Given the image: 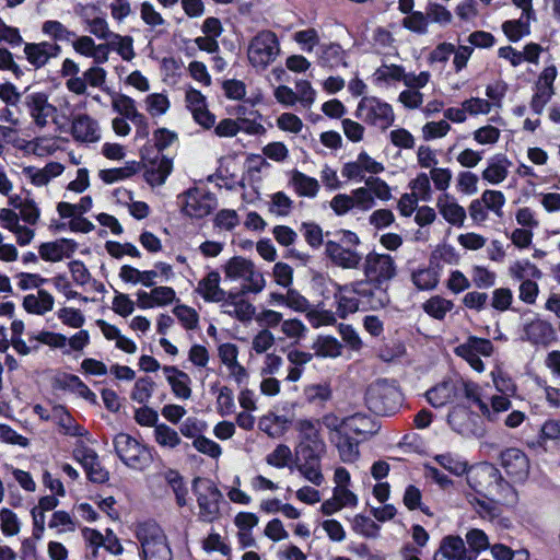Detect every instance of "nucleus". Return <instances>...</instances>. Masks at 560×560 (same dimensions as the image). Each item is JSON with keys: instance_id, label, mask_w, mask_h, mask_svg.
Here are the masks:
<instances>
[{"instance_id": "nucleus-47", "label": "nucleus", "mask_w": 560, "mask_h": 560, "mask_svg": "<svg viewBox=\"0 0 560 560\" xmlns=\"http://www.w3.org/2000/svg\"><path fill=\"white\" fill-rule=\"evenodd\" d=\"M480 199L488 212L494 214V217L502 219L504 215L503 208L506 203L505 195L501 190L486 189Z\"/></svg>"}, {"instance_id": "nucleus-63", "label": "nucleus", "mask_w": 560, "mask_h": 560, "mask_svg": "<svg viewBox=\"0 0 560 560\" xmlns=\"http://www.w3.org/2000/svg\"><path fill=\"white\" fill-rule=\"evenodd\" d=\"M413 284L419 290H432L439 282V276L435 270L430 268L419 269L412 272Z\"/></svg>"}, {"instance_id": "nucleus-29", "label": "nucleus", "mask_w": 560, "mask_h": 560, "mask_svg": "<svg viewBox=\"0 0 560 560\" xmlns=\"http://www.w3.org/2000/svg\"><path fill=\"white\" fill-rule=\"evenodd\" d=\"M358 504V495L349 488H334L331 498L322 503L320 511L324 515H332L346 508L354 509Z\"/></svg>"}, {"instance_id": "nucleus-3", "label": "nucleus", "mask_w": 560, "mask_h": 560, "mask_svg": "<svg viewBox=\"0 0 560 560\" xmlns=\"http://www.w3.org/2000/svg\"><path fill=\"white\" fill-rule=\"evenodd\" d=\"M137 538L141 542L143 560H173L167 537L158 524H140Z\"/></svg>"}, {"instance_id": "nucleus-10", "label": "nucleus", "mask_w": 560, "mask_h": 560, "mask_svg": "<svg viewBox=\"0 0 560 560\" xmlns=\"http://www.w3.org/2000/svg\"><path fill=\"white\" fill-rule=\"evenodd\" d=\"M24 104L34 126L38 129L46 128L49 122L58 124V108L49 102L45 92H33L25 96Z\"/></svg>"}, {"instance_id": "nucleus-31", "label": "nucleus", "mask_w": 560, "mask_h": 560, "mask_svg": "<svg viewBox=\"0 0 560 560\" xmlns=\"http://www.w3.org/2000/svg\"><path fill=\"white\" fill-rule=\"evenodd\" d=\"M163 372L175 397L182 400H188L191 397V380L189 375L173 365L164 366Z\"/></svg>"}, {"instance_id": "nucleus-37", "label": "nucleus", "mask_w": 560, "mask_h": 560, "mask_svg": "<svg viewBox=\"0 0 560 560\" xmlns=\"http://www.w3.org/2000/svg\"><path fill=\"white\" fill-rule=\"evenodd\" d=\"M112 107L120 117H125L131 122L143 124V114L138 110L135 100L130 96L118 93L113 94Z\"/></svg>"}, {"instance_id": "nucleus-12", "label": "nucleus", "mask_w": 560, "mask_h": 560, "mask_svg": "<svg viewBox=\"0 0 560 560\" xmlns=\"http://www.w3.org/2000/svg\"><path fill=\"white\" fill-rule=\"evenodd\" d=\"M335 214L342 217L352 209L366 212L375 206L372 194L365 187H359L349 194H337L329 202Z\"/></svg>"}, {"instance_id": "nucleus-1", "label": "nucleus", "mask_w": 560, "mask_h": 560, "mask_svg": "<svg viewBox=\"0 0 560 560\" xmlns=\"http://www.w3.org/2000/svg\"><path fill=\"white\" fill-rule=\"evenodd\" d=\"M467 482L475 492L492 501H501L511 492V486L503 479L499 469L488 463L469 468Z\"/></svg>"}, {"instance_id": "nucleus-30", "label": "nucleus", "mask_w": 560, "mask_h": 560, "mask_svg": "<svg viewBox=\"0 0 560 560\" xmlns=\"http://www.w3.org/2000/svg\"><path fill=\"white\" fill-rule=\"evenodd\" d=\"M436 208L443 219L454 225L463 226L466 220V210L460 206L454 196L445 192L438 197Z\"/></svg>"}, {"instance_id": "nucleus-41", "label": "nucleus", "mask_w": 560, "mask_h": 560, "mask_svg": "<svg viewBox=\"0 0 560 560\" xmlns=\"http://www.w3.org/2000/svg\"><path fill=\"white\" fill-rule=\"evenodd\" d=\"M291 184L298 195L314 198L319 190V183L316 178L295 171L291 177Z\"/></svg>"}, {"instance_id": "nucleus-23", "label": "nucleus", "mask_w": 560, "mask_h": 560, "mask_svg": "<svg viewBox=\"0 0 560 560\" xmlns=\"http://www.w3.org/2000/svg\"><path fill=\"white\" fill-rule=\"evenodd\" d=\"M74 457L83 466L92 482L103 483L108 480L109 474L101 465L94 450L86 446L77 447L74 450Z\"/></svg>"}, {"instance_id": "nucleus-5", "label": "nucleus", "mask_w": 560, "mask_h": 560, "mask_svg": "<svg viewBox=\"0 0 560 560\" xmlns=\"http://www.w3.org/2000/svg\"><path fill=\"white\" fill-rule=\"evenodd\" d=\"M327 452V446H295L296 470L315 487L324 483L325 477L322 468V459Z\"/></svg>"}, {"instance_id": "nucleus-46", "label": "nucleus", "mask_w": 560, "mask_h": 560, "mask_svg": "<svg viewBox=\"0 0 560 560\" xmlns=\"http://www.w3.org/2000/svg\"><path fill=\"white\" fill-rule=\"evenodd\" d=\"M243 281L241 291L243 294L252 293L258 294L266 287L264 275L255 267V264L248 268L245 276L241 278Z\"/></svg>"}, {"instance_id": "nucleus-16", "label": "nucleus", "mask_w": 560, "mask_h": 560, "mask_svg": "<svg viewBox=\"0 0 560 560\" xmlns=\"http://www.w3.org/2000/svg\"><path fill=\"white\" fill-rule=\"evenodd\" d=\"M294 312L306 313L308 319L314 326L328 325L335 322V316L330 312H318L312 308L308 300L300 292L293 289L287 291V305Z\"/></svg>"}, {"instance_id": "nucleus-6", "label": "nucleus", "mask_w": 560, "mask_h": 560, "mask_svg": "<svg viewBox=\"0 0 560 560\" xmlns=\"http://www.w3.org/2000/svg\"><path fill=\"white\" fill-rule=\"evenodd\" d=\"M114 446L120 460L132 469L142 470L152 462L150 448L127 433H118Z\"/></svg>"}, {"instance_id": "nucleus-26", "label": "nucleus", "mask_w": 560, "mask_h": 560, "mask_svg": "<svg viewBox=\"0 0 560 560\" xmlns=\"http://www.w3.org/2000/svg\"><path fill=\"white\" fill-rule=\"evenodd\" d=\"M242 292L228 293L221 302L222 312L240 322H249L255 315V306L243 298Z\"/></svg>"}, {"instance_id": "nucleus-52", "label": "nucleus", "mask_w": 560, "mask_h": 560, "mask_svg": "<svg viewBox=\"0 0 560 560\" xmlns=\"http://www.w3.org/2000/svg\"><path fill=\"white\" fill-rule=\"evenodd\" d=\"M292 451L287 444H278L269 454H267L265 460L266 464L277 468L282 469L289 466L292 460Z\"/></svg>"}, {"instance_id": "nucleus-54", "label": "nucleus", "mask_w": 560, "mask_h": 560, "mask_svg": "<svg viewBox=\"0 0 560 560\" xmlns=\"http://www.w3.org/2000/svg\"><path fill=\"white\" fill-rule=\"evenodd\" d=\"M435 462L439 463L444 469L450 472L460 476L468 470V463L462 459L459 456L446 453L440 454L434 457Z\"/></svg>"}, {"instance_id": "nucleus-60", "label": "nucleus", "mask_w": 560, "mask_h": 560, "mask_svg": "<svg viewBox=\"0 0 560 560\" xmlns=\"http://www.w3.org/2000/svg\"><path fill=\"white\" fill-rule=\"evenodd\" d=\"M0 528L4 536H15L21 530V522L18 515L8 508L0 510Z\"/></svg>"}, {"instance_id": "nucleus-24", "label": "nucleus", "mask_w": 560, "mask_h": 560, "mask_svg": "<svg viewBox=\"0 0 560 560\" xmlns=\"http://www.w3.org/2000/svg\"><path fill=\"white\" fill-rule=\"evenodd\" d=\"M334 298L336 313L340 318H346L350 314L363 311L353 281L343 285L338 284Z\"/></svg>"}, {"instance_id": "nucleus-42", "label": "nucleus", "mask_w": 560, "mask_h": 560, "mask_svg": "<svg viewBox=\"0 0 560 560\" xmlns=\"http://www.w3.org/2000/svg\"><path fill=\"white\" fill-rule=\"evenodd\" d=\"M330 441L335 443L340 459L346 464H352L360 457L359 445L347 434H342L339 438L330 436Z\"/></svg>"}, {"instance_id": "nucleus-62", "label": "nucleus", "mask_w": 560, "mask_h": 560, "mask_svg": "<svg viewBox=\"0 0 560 560\" xmlns=\"http://www.w3.org/2000/svg\"><path fill=\"white\" fill-rule=\"evenodd\" d=\"M502 31L511 42H518L522 37L529 34L528 21L510 20L502 24Z\"/></svg>"}, {"instance_id": "nucleus-39", "label": "nucleus", "mask_w": 560, "mask_h": 560, "mask_svg": "<svg viewBox=\"0 0 560 560\" xmlns=\"http://www.w3.org/2000/svg\"><path fill=\"white\" fill-rule=\"evenodd\" d=\"M345 434L352 433L358 436H366L376 432L373 420L362 413H355L345 418Z\"/></svg>"}, {"instance_id": "nucleus-64", "label": "nucleus", "mask_w": 560, "mask_h": 560, "mask_svg": "<svg viewBox=\"0 0 560 560\" xmlns=\"http://www.w3.org/2000/svg\"><path fill=\"white\" fill-rule=\"evenodd\" d=\"M478 175L470 171H462L457 174L456 187L463 195H476L478 192Z\"/></svg>"}, {"instance_id": "nucleus-27", "label": "nucleus", "mask_w": 560, "mask_h": 560, "mask_svg": "<svg viewBox=\"0 0 560 560\" xmlns=\"http://www.w3.org/2000/svg\"><path fill=\"white\" fill-rule=\"evenodd\" d=\"M173 170V161L163 154H156L154 159L147 160L144 178L145 182L154 186H162L165 184L168 175Z\"/></svg>"}, {"instance_id": "nucleus-44", "label": "nucleus", "mask_w": 560, "mask_h": 560, "mask_svg": "<svg viewBox=\"0 0 560 560\" xmlns=\"http://www.w3.org/2000/svg\"><path fill=\"white\" fill-rule=\"evenodd\" d=\"M241 109L238 108L235 114L238 122V132L243 131L247 135L258 136L266 132V128L261 125V115L258 110L252 109L248 112V117L241 116Z\"/></svg>"}, {"instance_id": "nucleus-50", "label": "nucleus", "mask_w": 560, "mask_h": 560, "mask_svg": "<svg viewBox=\"0 0 560 560\" xmlns=\"http://www.w3.org/2000/svg\"><path fill=\"white\" fill-rule=\"evenodd\" d=\"M305 400L311 405L323 406L331 399L332 392L328 384H310L303 389Z\"/></svg>"}, {"instance_id": "nucleus-13", "label": "nucleus", "mask_w": 560, "mask_h": 560, "mask_svg": "<svg viewBox=\"0 0 560 560\" xmlns=\"http://www.w3.org/2000/svg\"><path fill=\"white\" fill-rule=\"evenodd\" d=\"M558 75L557 67L551 65L545 67L534 86V94L532 96L529 106L536 115H541L546 105L551 101L555 95V81Z\"/></svg>"}, {"instance_id": "nucleus-59", "label": "nucleus", "mask_w": 560, "mask_h": 560, "mask_svg": "<svg viewBox=\"0 0 560 560\" xmlns=\"http://www.w3.org/2000/svg\"><path fill=\"white\" fill-rule=\"evenodd\" d=\"M296 101L303 108H311L316 101V90L307 80H298L295 82Z\"/></svg>"}, {"instance_id": "nucleus-14", "label": "nucleus", "mask_w": 560, "mask_h": 560, "mask_svg": "<svg viewBox=\"0 0 560 560\" xmlns=\"http://www.w3.org/2000/svg\"><path fill=\"white\" fill-rule=\"evenodd\" d=\"M199 517L203 522H213L220 516L221 491L210 481L196 486Z\"/></svg>"}, {"instance_id": "nucleus-9", "label": "nucleus", "mask_w": 560, "mask_h": 560, "mask_svg": "<svg viewBox=\"0 0 560 560\" xmlns=\"http://www.w3.org/2000/svg\"><path fill=\"white\" fill-rule=\"evenodd\" d=\"M364 277L388 285L397 276V264L393 256L375 250L366 254L363 260Z\"/></svg>"}, {"instance_id": "nucleus-58", "label": "nucleus", "mask_w": 560, "mask_h": 560, "mask_svg": "<svg viewBox=\"0 0 560 560\" xmlns=\"http://www.w3.org/2000/svg\"><path fill=\"white\" fill-rule=\"evenodd\" d=\"M293 40L306 52H312L319 45V33L314 27L304 28L293 34Z\"/></svg>"}, {"instance_id": "nucleus-21", "label": "nucleus", "mask_w": 560, "mask_h": 560, "mask_svg": "<svg viewBox=\"0 0 560 560\" xmlns=\"http://www.w3.org/2000/svg\"><path fill=\"white\" fill-rule=\"evenodd\" d=\"M433 560H476V556L468 551L460 536L447 535L442 538Z\"/></svg>"}, {"instance_id": "nucleus-38", "label": "nucleus", "mask_w": 560, "mask_h": 560, "mask_svg": "<svg viewBox=\"0 0 560 560\" xmlns=\"http://www.w3.org/2000/svg\"><path fill=\"white\" fill-rule=\"evenodd\" d=\"M40 32L51 43L70 44L75 37V33L58 20H46L40 25Z\"/></svg>"}, {"instance_id": "nucleus-17", "label": "nucleus", "mask_w": 560, "mask_h": 560, "mask_svg": "<svg viewBox=\"0 0 560 560\" xmlns=\"http://www.w3.org/2000/svg\"><path fill=\"white\" fill-rule=\"evenodd\" d=\"M70 133L77 142L94 143L101 139L100 124L89 114H77L71 118Z\"/></svg>"}, {"instance_id": "nucleus-33", "label": "nucleus", "mask_w": 560, "mask_h": 560, "mask_svg": "<svg viewBox=\"0 0 560 560\" xmlns=\"http://www.w3.org/2000/svg\"><path fill=\"white\" fill-rule=\"evenodd\" d=\"M54 305L55 299L46 290H38L23 299V307L30 314L45 315L54 308Z\"/></svg>"}, {"instance_id": "nucleus-19", "label": "nucleus", "mask_w": 560, "mask_h": 560, "mask_svg": "<svg viewBox=\"0 0 560 560\" xmlns=\"http://www.w3.org/2000/svg\"><path fill=\"white\" fill-rule=\"evenodd\" d=\"M501 466L514 481H524L529 474V460L520 448H508L501 453Z\"/></svg>"}, {"instance_id": "nucleus-22", "label": "nucleus", "mask_w": 560, "mask_h": 560, "mask_svg": "<svg viewBox=\"0 0 560 560\" xmlns=\"http://www.w3.org/2000/svg\"><path fill=\"white\" fill-rule=\"evenodd\" d=\"M298 435L295 446H327L322 433L320 422L314 418H300L294 422Z\"/></svg>"}, {"instance_id": "nucleus-49", "label": "nucleus", "mask_w": 560, "mask_h": 560, "mask_svg": "<svg viewBox=\"0 0 560 560\" xmlns=\"http://www.w3.org/2000/svg\"><path fill=\"white\" fill-rule=\"evenodd\" d=\"M405 73V69L399 65H382L375 70L373 79L376 84H389L397 81L404 82Z\"/></svg>"}, {"instance_id": "nucleus-25", "label": "nucleus", "mask_w": 560, "mask_h": 560, "mask_svg": "<svg viewBox=\"0 0 560 560\" xmlns=\"http://www.w3.org/2000/svg\"><path fill=\"white\" fill-rule=\"evenodd\" d=\"M70 44L77 54L92 58L96 65H102L108 61L109 45L95 44L91 36L75 35L74 39H72Z\"/></svg>"}, {"instance_id": "nucleus-20", "label": "nucleus", "mask_w": 560, "mask_h": 560, "mask_svg": "<svg viewBox=\"0 0 560 560\" xmlns=\"http://www.w3.org/2000/svg\"><path fill=\"white\" fill-rule=\"evenodd\" d=\"M325 253L331 262L342 269H358L362 262V255L351 247H345L337 241H327Z\"/></svg>"}, {"instance_id": "nucleus-45", "label": "nucleus", "mask_w": 560, "mask_h": 560, "mask_svg": "<svg viewBox=\"0 0 560 560\" xmlns=\"http://www.w3.org/2000/svg\"><path fill=\"white\" fill-rule=\"evenodd\" d=\"M280 332L282 337L280 340H290L292 345H298L306 335V325L298 318L284 319L281 323Z\"/></svg>"}, {"instance_id": "nucleus-36", "label": "nucleus", "mask_w": 560, "mask_h": 560, "mask_svg": "<svg viewBox=\"0 0 560 560\" xmlns=\"http://www.w3.org/2000/svg\"><path fill=\"white\" fill-rule=\"evenodd\" d=\"M52 422L59 427V432L70 436H83L85 431L80 427L69 411L60 405L52 407Z\"/></svg>"}, {"instance_id": "nucleus-61", "label": "nucleus", "mask_w": 560, "mask_h": 560, "mask_svg": "<svg viewBox=\"0 0 560 560\" xmlns=\"http://www.w3.org/2000/svg\"><path fill=\"white\" fill-rule=\"evenodd\" d=\"M467 549L471 555L478 556L481 551L488 549L489 539L486 533L478 528H472L466 533Z\"/></svg>"}, {"instance_id": "nucleus-32", "label": "nucleus", "mask_w": 560, "mask_h": 560, "mask_svg": "<svg viewBox=\"0 0 560 560\" xmlns=\"http://www.w3.org/2000/svg\"><path fill=\"white\" fill-rule=\"evenodd\" d=\"M511 164L505 155L497 154L488 161L487 166L481 172V177L491 185H499L508 178Z\"/></svg>"}, {"instance_id": "nucleus-56", "label": "nucleus", "mask_w": 560, "mask_h": 560, "mask_svg": "<svg viewBox=\"0 0 560 560\" xmlns=\"http://www.w3.org/2000/svg\"><path fill=\"white\" fill-rule=\"evenodd\" d=\"M145 109L152 117H160L167 113L171 103L168 97L163 93L149 94L145 100Z\"/></svg>"}, {"instance_id": "nucleus-15", "label": "nucleus", "mask_w": 560, "mask_h": 560, "mask_svg": "<svg viewBox=\"0 0 560 560\" xmlns=\"http://www.w3.org/2000/svg\"><path fill=\"white\" fill-rule=\"evenodd\" d=\"M384 170L385 167L381 162L362 151L354 161L343 164L341 175L349 180H362L365 174L376 175L384 172Z\"/></svg>"}, {"instance_id": "nucleus-53", "label": "nucleus", "mask_w": 560, "mask_h": 560, "mask_svg": "<svg viewBox=\"0 0 560 560\" xmlns=\"http://www.w3.org/2000/svg\"><path fill=\"white\" fill-rule=\"evenodd\" d=\"M454 304L452 301L441 296H433L423 304L424 312L435 319H443L452 311Z\"/></svg>"}, {"instance_id": "nucleus-18", "label": "nucleus", "mask_w": 560, "mask_h": 560, "mask_svg": "<svg viewBox=\"0 0 560 560\" xmlns=\"http://www.w3.org/2000/svg\"><path fill=\"white\" fill-rule=\"evenodd\" d=\"M62 49L60 44L51 42L26 43L24 55L28 63L39 69L48 65L51 59L58 58Z\"/></svg>"}, {"instance_id": "nucleus-40", "label": "nucleus", "mask_w": 560, "mask_h": 560, "mask_svg": "<svg viewBox=\"0 0 560 560\" xmlns=\"http://www.w3.org/2000/svg\"><path fill=\"white\" fill-rule=\"evenodd\" d=\"M153 436L156 444L166 450H174L182 444L179 433L165 423L154 427Z\"/></svg>"}, {"instance_id": "nucleus-34", "label": "nucleus", "mask_w": 560, "mask_h": 560, "mask_svg": "<svg viewBox=\"0 0 560 560\" xmlns=\"http://www.w3.org/2000/svg\"><path fill=\"white\" fill-rule=\"evenodd\" d=\"M318 63L329 69L347 67V54L339 44H324L318 50Z\"/></svg>"}, {"instance_id": "nucleus-4", "label": "nucleus", "mask_w": 560, "mask_h": 560, "mask_svg": "<svg viewBox=\"0 0 560 560\" xmlns=\"http://www.w3.org/2000/svg\"><path fill=\"white\" fill-rule=\"evenodd\" d=\"M365 401L373 412L383 416L392 415L400 405L401 394L394 383L377 380L368 387Z\"/></svg>"}, {"instance_id": "nucleus-28", "label": "nucleus", "mask_w": 560, "mask_h": 560, "mask_svg": "<svg viewBox=\"0 0 560 560\" xmlns=\"http://www.w3.org/2000/svg\"><path fill=\"white\" fill-rule=\"evenodd\" d=\"M220 282V273L217 270H212L198 281L195 291L205 302L221 303L228 293L221 288Z\"/></svg>"}, {"instance_id": "nucleus-35", "label": "nucleus", "mask_w": 560, "mask_h": 560, "mask_svg": "<svg viewBox=\"0 0 560 560\" xmlns=\"http://www.w3.org/2000/svg\"><path fill=\"white\" fill-rule=\"evenodd\" d=\"M457 394L455 383L444 381L425 393L428 402L434 408H441L452 402Z\"/></svg>"}, {"instance_id": "nucleus-57", "label": "nucleus", "mask_w": 560, "mask_h": 560, "mask_svg": "<svg viewBox=\"0 0 560 560\" xmlns=\"http://www.w3.org/2000/svg\"><path fill=\"white\" fill-rule=\"evenodd\" d=\"M173 314L177 317L185 329L195 330L198 328L199 314L194 307L179 304L173 308Z\"/></svg>"}, {"instance_id": "nucleus-43", "label": "nucleus", "mask_w": 560, "mask_h": 560, "mask_svg": "<svg viewBox=\"0 0 560 560\" xmlns=\"http://www.w3.org/2000/svg\"><path fill=\"white\" fill-rule=\"evenodd\" d=\"M312 349L317 357L337 358L341 355L342 345L332 336H318Z\"/></svg>"}, {"instance_id": "nucleus-8", "label": "nucleus", "mask_w": 560, "mask_h": 560, "mask_svg": "<svg viewBox=\"0 0 560 560\" xmlns=\"http://www.w3.org/2000/svg\"><path fill=\"white\" fill-rule=\"evenodd\" d=\"M355 116L365 124L382 130L387 129L395 120L393 107L375 96L362 97L358 104Z\"/></svg>"}, {"instance_id": "nucleus-11", "label": "nucleus", "mask_w": 560, "mask_h": 560, "mask_svg": "<svg viewBox=\"0 0 560 560\" xmlns=\"http://www.w3.org/2000/svg\"><path fill=\"white\" fill-rule=\"evenodd\" d=\"M353 284L363 311H377L386 307L389 302L388 285L375 282L368 278L355 280Z\"/></svg>"}, {"instance_id": "nucleus-7", "label": "nucleus", "mask_w": 560, "mask_h": 560, "mask_svg": "<svg viewBox=\"0 0 560 560\" xmlns=\"http://www.w3.org/2000/svg\"><path fill=\"white\" fill-rule=\"evenodd\" d=\"M182 212L191 219H202L218 207L215 195L205 188L192 187L177 197Z\"/></svg>"}, {"instance_id": "nucleus-48", "label": "nucleus", "mask_w": 560, "mask_h": 560, "mask_svg": "<svg viewBox=\"0 0 560 560\" xmlns=\"http://www.w3.org/2000/svg\"><path fill=\"white\" fill-rule=\"evenodd\" d=\"M253 261L243 257L234 256L230 258L222 267L225 279L231 281H238L245 276Z\"/></svg>"}, {"instance_id": "nucleus-2", "label": "nucleus", "mask_w": 560, "mask_h": 560, "mask_svg": "<svg viewBox=\"0 0 560 560\" xmlns=\"http://www.w3.org/2000/svg\"><path fill=\"white\" fill-rule=\"evenodd\" d=\"M281 46L277 34L270 30L259 31L248 43L247 59L258 71L266 70L280 56Z\"/></svg>"}, {"instance_id": "nucleus-55", "label": "nucleus", "mask_w": 560, "mask_h": 560, "mask_svg": "<svg viewBox=\"0 0 560 560\" xmlns=\"http://www.w3.org/2000/svg\"><path fill=\"white\" fill-rule=\"evenodd\" d=\"M509 273L512 278L524 281L526 278H541V271L530 261H515L509 268Z\"/></svg>"}, {"instance_id": "nucleus-51", "label": "nucleus", "mask_w": 560, "mask_h": 560, "mask_svg": "<svg viewBox=\"0 0 560 560\" xmlns=\"http://www.w3.org/2000/svg\"><path fill=\"white\" fill-rule=\"evenodd\" d=\"M107 45H109V49L113 48L125 61H131L136 57L133 38L131 36H122L116 33Z\"/></svg>"}]
</instances>
